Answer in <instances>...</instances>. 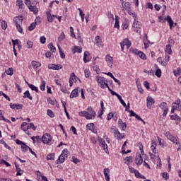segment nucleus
Returning <instances> with one entry per match:
<instances>
[{
    "mask_svg": "<svg viewBox=\"0 0 181 181\" xmlns=\"http://www.w3.org/2000/svg\"><path fill=\"white\" fill-rule=\"evenodd\" d=\"M158 19L160 20L159 22H160V23H165L167 21L168 23H169L170 29H172V26H173V20H172V18L170 16H168L165 18L163 16H160L158 17Z\"/></svg>",
    "mask_w": 181,
    "mask_h": 181,
    "instance_id": "nucleus-1",
    "label": "nucleus"
},
{
    "mask_svg": "<svg viewBox=\"0 0 181 181\" xmlns=\"http://www.w3.org/2000/svg\"><path fill=\"white\" fill-rule=\"evenodd\" d=\"M165 135L168 139L171 141L173 144H175L176 145H180V142H179V138L177 136H174L173 135H171L170 132H167L165 133Z\"/></svg>",
    "mask_w": 181,
    "mask_h": 181,
    "instance_id": "nucleus-2",
    "label": "nucleus"
},
{
    "mask_svg": "<svg viewBox=\"0 0 181 181\" xmlns=\"http://www.w3.org/2000/svg\"><path fill=\"white\" fill-rule=\"evenodd\" d=\"M111 132L112 134H114L115 138H117L118 141L124 139V138H125V136L122 135V134H121L117 128L111 127Z\"/></svg>",
    "mask_w": 181,
    "mask_h": 181,
    "instance_id": "nucleus-3",
    "label": "nucleus"
},
{
    "mask_svg": "<svg viewBox=\"0 0 181 181\" xmlns=\"http://www.w3.org/2000/svg\"><path fill=\"white\" fill-rule=\"evenodd\" d=\"M97 82L98 83L99 86L101 88H105V87H108V83L105 82V78L103 76H97Z\"/></svg>",
    "mask_w": 181,
    "mask_h": 181,
    "instance_id": "nucleus-4",
    "label": "nucleus"
},
{
    "mask_svg": "<svg viewBox=\"0 0 181 181\" xmlns=\"http://www.w3.org/2000/svg\"><path fill=\"white\" fill-rule=\"evenodd\" d=\"M146 101H147V107L149 108V110L153 108L154 104H155V99L151 96H148L146 98Z\"/></svg>",
    "mask_w": 181,
    "mask_h": 181,
    "instance_id": "nucleus-5",
    "label": "nucleus"
},
{
    "mask_svg": "<svg viewBox=\"0 0 181 181\" xmlns=\"http://www.w3.org/2000/svg\"><path fill=\"white\" fill-rule=\"evenodd\" d=\"M42 141L43 142V144H49V142L52 141V136H50V134H45L42 137Z\"/></svg>",
    "mask_w": 181,
    "mask_h": 181,
    "instance_id": "nucleus-6",
    "label": "nucleus"
},
{
    "mask_svg": "<svg viewBox=\"0 0 181 181\" xmlns=\"http://www.w3.org/2000/svg\"><path fill=\"white\" fill-rule=\"evenodd\" d=\"M86 113H88V117H90L91 119L95 118L96 113L94 109H93V107H88Z\"/></svg>",
    "mask_w": 181,
    "mask_h": 181,
    "instance_id": "nucleus-7",
    "label": "nucleus"
},
{
    "mask_svg": "<svg viewBox=\"0 0 181 181\" xmlns=\"http://www.w3.org/2000/svg\"><path fill=\"white\" fill-rule=\"evenodd\" d=\"M132 26H133V28H134V29H136V30H134V32L138 33L139 29H141V27L142 25H141V23L139 21H136V19H134Z\"/></svg>",
    "mask_w": 181,
    "mask_h": 181,
    "instance_id": "nucleus-8",
    "label": "nucleus"
},
{
    "mask_svg": "<svg viewBox=\"0 0 181 181\" xmlns=\"http://www.w3.org/2000/svg\"><path fill=\"white\" fill-rule=\"evenodd\" d=\"M22 21H23V18L22 16H18V17H14L13 18V22L14 25H21L22 23Z\"/></svg>",
    "mask_w": 181,
    "mask_h": 181,
    "instance_id": "nucleus-9",
    "label": "nucleus"
},
{
    "mask_svg": "<svg viewBox=\"0 0 181 181\" xmlns=\"http://www.w3.org/2000/svg\"><path fill=\"white\" fill-rule=\"evenodd\" d=\"M105 59L109 67H112V57L107 54L105 57Z\"/></svg>",
    "mask_w": 181,
    "mask_h": 181,
    "instance_id": "nucleus-10",
    "label": "nucleus"
},
{
    "mask_svg": "<svg viewBox=\"0 0 181 181\" xmlns=\"http://www.w3.org/2000/svg\"><path fill=\"white\" fill-rule=\"evenodd\" d=\"M142 162H144V160H142V156H141V154H139L136 156L135 163L136 165H142Z\"/></svg>",
    "mask_w": 181,
    "mask_h": 181,
    "instance_id": "nucleus-11",
    "label": "nucleus"
},
{
    "mask_svg": "<svg viewBox=\"0 0 181 181\" xmlns=\"http://www.w3.org/2000/svg\"><path fill=\"white\" fill-rule=\"evenodd\" d=\"M122 11H128V9H131V4L129 2L122 3Z\"/></svg>",
    "mask_w": 181,
    "mask_h": 181,
    "instance_id": "nucleus-12",
    "label": "nucleus"
},
{
    "mask_svg": "<svg viewBox=\"0 0 181 181\" xmlns=\"http://www.w3.org/2000/svg\"><path fill=\"white\" fill-rule=\"evenodd\" d=\"M28 8L30 11V12H33V13H35V15L36 13H37V12H39V9L37 8V7H36V6L30 5L28 6Z\"/></svg>",
    "mask_w": 181,
    "mask_h": 181,
    "instance_id": "nucleus-13",
    "label": "nucleus"
},
{
    "mask_svg": "<svg viewBox=\"0 0 181 181\" xmlns=\"http://www.w3.org/2000/svg\"><path fill=\"white\" fill-rule=\"evenodd\" d=\"M104 175L106 181H110V169L105 168L104 169Z\"/></svg>",
    "mask_w": 181,
    "mask_h": 181,
    "instance_id": "nucleus-14",
    "label": "nucleus"
},
{
    "mask_svg": "<svg viewBox=\"0 0 181 181\" xmlns=\"http://www.w3.org/2000/svg\"><path fill=\"white\" fill-rule=\"evenodd\" d=\"M66 159H67V158H66L65 156L61 154L56 162L57 164L63 163Z\"/></svg>",
    "mask_w": 181,
    "mask_h": 181,
    "instance_id": "nucleus-15",
    "label": "nucleus"
},
{
    "mask_svg": "<svg viewBox=\"0 0 181 181\" xmlns=\"http://www.w3.org/2000/svg\"><path fill=\"white\" fill-rule=\"evenodd\" d=\"M54 18H57V16L54 15L52 16V14L49 12L47 13V18L48 22H50V23L53 22Z\"/></svg>",
    "mask_w": 181,
    "mask_h": 181,
    "instance_id": "nucleus-16",
    "label": "nucleus"
},
{
    "mask_svg": "<svg viewBox=\"0 0 181 181\" xmlns=\"http://www.w3.org/2000/svg\"><path fill=\"white\" fill-rule=\"evenodd\" d=\"M14 165L17 172L16 176H22L23 173H21L22 172V170L19 168V165H17L16 162L14 163Z\"/></svg>",
    "mask_w": 181,
    "mask_h": 181,
    "instance_id": "nucleus-17",
    "label": "nucleus"
},
{
    "mask_svg": "<svg viewBox=\"0 0 181 181\" xmlns=\"http://www.w3.org/2000/svg\"><path fill=\"white\" fill-rule=\"evenodd\" d=\"M28 87H30V88L33 90V91H35V93H39V88L36 86H35L34 85H32L28 82H25Z\"/></svg>",
    "mask_w": 181,
    "mask_h": 181,
    "instance_id": "nucleus-18",
    "label": "nucleus"
},
{
    "mask_svg": "<svg viewBox=\"0 0 181 181\" xmlns=\"http://www.w3.org/2000/svg\"><path fill=\"white\" fill-rule=\"evenodd\" d=\"M79 115L81 117H84L86 118V119H91V117H89L87 112L83 111V112H79Z\"/></svg>",
    "mask_w": 181,
    "mask_h": 181,
    "instance_id": "nucleus-19",
    "label": "nucleus"
},
{
    "mask_svg": "<svg viewBox=\"0 0 181 181\" xmlns=\"http://www.w3.org/2000/svg\"><path fill=\"white\" fill-rule=\"evenodd\" d=\"M86 128L89 129V131H93L94 134H95V131L94 130V123H89L86 125Z\"/></svg>",
    "mask_w": 181,
    "mask_h": 181,
    "instance_id": "nucleus-20",
    "label": "nucleus"
},
{
    "mask_svg": "<svg viewBox=\"0 0 181 181\" xmlns=\"http://www.w3.org/2000/svg\"><path fill=\"white\" fill-rule=\"evenodd\" d=\"M122 42H123L124 46L127 47V49H129V47H131V41H129V40L128 39H124Z\"/></svg>",
    "mask_w": 181,
    "mask_h": 181,
    "instance_id": "nucleus-21",
    "label": "nucleus"
},
{
    "mask_svg": "<svg viewBox=\"0 0 181 181\" xmlns=\"http://www.w3.org/2000/svg\"><path fill=\"white\" fill-rule=\"evenodd\" d=\"M78 90L77 89H74L72 90L71 95H70V98H74V97H78Z\"/></svg>",
    "mask_w": 181,
    "mask_h": 181,
    "instance_id": "nucleus-22",
    "label": "nucleus"
},
{
    "mask_svg": "<svg viewBox=\"0 0 181 181\" xmlns=\"http://www.w3.org/2000/svg\"><path fill=\"white\" fill-rule=\"evenodd\" d=\"M100 146L103 148L105 152L107 153L108 151V146L107 145V143H105V141H103V143H100Z\"/></svg>",
    "mask_w": 181,
    "mask_h": 181,
    "instance_id": "nucleus-23",
    "label": "nucleus"
},
{
    "mask_svg": "<svg viewBox=\"0 0 181 181\" xmlns=\"http://www.w3.org/2000/svg\"><path fill=\"white\" fill-rule=\"evenodd\" d=\"M23 98H28L29 100H33V98L30 95V93H29V90H26L24 93Z\"/></svg>",
    "mask_w": 181,
    "mask_h": 181,
    "instance_id": "nucleus-24",
    "label": "nucleus"
},
{
    "mask_svg": "<svg viewBox=\"0 0 181 181\" xmlns=\"http://www.w3.org/2000/svg\"><path fill=\"white\" fill-rule=\"evenodd\" d=\"M42 64L39 62L33 61L32 62V66L34 69H37L38 67H40Z\"/></svg>",
    "mask_w": 181,
    "mask_h": 181,
    "instance_id": "nucleus-25",
    "label": "nucleus"
},
{
    "mask_svg": "<svg viewBox=\"0 0 181 181\" xmlns=\"http://www.w3.org/2000/svg\"><path fill=\"white\" fill-rule=\"evenodd\" d=\"M117 98L119 100V101H120V103H122V105H123V107H124L126 109H125V111H127V103H125V102L124 101V100H122V98L121 97V95H117Z\"/></svg>",
    "mask_w": 181,
    "mask_h": 181,
    "instance_id": "nucleus-26",
    "label": "nucleus"
},
{
    "mask_svg": "<svg viewBox=\"0 0 181 181\" xmlns=\"http://www.w3.org/2000/svg\"><path fill=\"white\" fill-rule=\"evenodd\" d=\"M21 129L24 132L28 131V129H29V127L28 125V123L26 122H23L21 124Z\"/></svg>",
    "mask_w": 181,
    "mask_h": 181,
    "instance_id": "nucleus-27",
    "label": "nucleus"
},
{
    "mask_svg": "<svg viewBox=\"0 0 181 181\" xmlns=\"http://www.w3.org/2000/svg\"><path fill=\"white\" fill-rule=\"evenodd\" d=\"M1 29H3V30H6V28H8V23H6V21H2L1 22Z\"/></svg>",
    "mask_w": 181,
    "mask_h": 181,
    "instance_id": "nucleus-28",
    "label": "nucleus"
},
{
    "mask_svg": "<svg viewBox=\"0 0 181 181\" xmlns=\"http://www.w3.org/2000/svg\"><path fill=\"white\" fill-rule=\"evenodd\" d=\"M170 119L173 121H180L181 118L177 115H173L170 116Z\"/></svg>",
    "mask_w": 181,
    "mask_h": 181,
    "instance_id": "nucleus-29",
    "label": "nucleus"
},
{
    "mask_svg": "<svg viewBox=\"0 0 181 181\" xmlns=\"http://www.w3.org/2000/svg\"><path fill=\"white\" fill-rule=\"evenodd\" d=\"M165 53H168V54H172V47L169 44L166 45Z\"/></svg>",
    "mask_w": 181,
    "mask_h": 181,
    "instance_id": "nucleus-30",
    "label": "nucleus"
},
{
    "mask_svg": "<svg viewBox=\"0 0 181 181\" xmlns=\"http://www.w3.org/2000/svg\"><path fill=\"white\" fill-rule=\"evenodd\" d=\"M71 77H72V81H74V83H77V81H78V80L80 82L81 81H80V78H78V77H77L74 73H72V74H71Z\"/></svg>",
    "mask_w": 181,
    "mask_h": 181,
    "instance_id": "nucleus-31",
    "label": "nucleus"
},
{
    "mask_svg": "<svg viewBox=\"0 0 181 181\" xmlns=\"http://www.w3.org/2000/svg\"><path fill=\"white\" fill-rule=\"evenodd\" d=\"M151 148L153 153H156V143L152 141Z\"/></svg>",
    "mask_w": 181,
    "mask_h": 181,
    "instance_id": "nucleus-32",
    "label": "nucleus"
},
{
    "mask_svg": "<svg viewBox=\"0 0 181 181\" xmlns=\"http://www.w3.org/2000/svg\"><path fill=\"white\" fill-rule=\"evenodd\" d=\"M30 148V147L28 146L25 143L23 144V145L21 146V149L25 153L28 152V149H29Z\"/></svg>",
    "mask_w": 181,
    "mask_h": 181,
    "instance_id": "nucleus-33",
    "label": "nucleus"
},
{
    "mask_svg": "<svg viewBox=\"0 0 181 181\" xmlns=\"http://www.w3.org/2000/svg\"><path fill=\"white\" fill-rule=\"evenodd\" d=\"M114 28H117V29H119V21L118 20V16H115V23Z\"/></svg>",
    "mask_w": 181,
    "mask_h": 181,
    "instance_id": "nucleus-34",
    "label": "nucleus"
},
{
    "mask_svg": "<svg viewBox=\"0 0 181 181\" xmlns=\"http://www.w3.org/2000/svg\"><path fill=\"white\" fill-rule=\"evenodd\" d=\"M47 160H54V153H49L47 156Z\"/></svg>",
    "mask_w": 181,
    "mask_h": 181,
    "instance_id": "nucleus-35",
    "label": "nucleus"
},
{
    "mask_svg": "<svg viewBox=\"0 0 181 181\" xmlns=\"http://www.w3.org/2000/svg\"><path fill=\"white\" fill-rule=\"evenodd\" d=\"M16 5L20 8V9H22V8H23V1L17 0Z\"/></svg>",
    "mask_w": 181,
    "mask_h": 181,
    "instance_id": "nucleus-36",
    "label": "nucleus"
},
{
    "mask_svg": "<svg viewBox=\"0 0 181 181\" xmlns=\"http://www.w3.org/2000/svg\"><path fill=\"white\" fill-rule=\"evenodd\" d=\"M35 28H36V22L32 23L30 26H28V30H30V32H32V30H33Z\"/></svg>",
    "mask_w": 181,
    "mask_h": 181,
    "instance_id": "nucleus-37",
    "label": "nucleus"
},
{
    "mask_svg": "<svg viewBox=\"0 0 181 181\" xmlns=\"http://www.w3.org/2000/svg\"><path fill=\"white\" fill-rule=\"evenodd\" d=\"M174 75L177 77L179 76H180L181 74V69L180 68H177L175 71H173Z\"/></svg>",
    "mask_w": 181,
    "mask_h": 181,
    "instance_id": "nucleus-38",
    "label": "nucleus"
},
{
    "mask_svg": "<svg viewBox=\"0 0 181 181\" xmlns=\"http://www.w3.org/2000/svg\"><path fill=\"white\" fill-rule=\"evenodd\" d=\"M138 56L142 59V60H146V55L142 52H139Z\"/></svg>",
    "mask_w": 181,
    "mask_h": 181,
    "instance_id": "nucleus-39",
    "label": "nucleus"
},
{
    "mask_svg": "<svg viewBox=\"0 0 181 181\" xmlns=\"http://www.w3.org/2000/svg\"><path fill=\"white\" fill-rule=\"evenodd\" d=\"M48 47L50 49V51L52 52L53 53H54V51L56 50V47L54 46H53V43L50 42L48 45Z\"/></svg>",
    "mask_w": 181,
    "mask_h": 181,
    "instance_id": "nucleus-40",
    "label": "nucleus"
},
{
    "mask_svg": "<svg viewBox=\"0 0 181 181\" xmlns=\"http://www.w3.org/2000/svg\"><path fill=\"white\" fill-rule=\"evenodd\" d=\"M47 115L50 117V118H54V113L50 109L47 110Z\"/></svg>",
    "mask_w": 181,
    "mask_h": 181,
    "instance_id": "nucleus-41",
    "label": "nucleus"
},
{
    "mask_svg": "<svg viewBox=\"0 0 181 181\" xmlns=\"http://www.w3.org/2000/svg\"><path fill=\"white\" fill-rule=\"evenodd\" d=\"M64 39H66V35H64V33H62L58 37V40L59 42H63Z\"/></svg>",
    "mask_w": 181,
    "mask_h": 181,
    "instance_id": "nucleus-42",
    "label": "nucleus"
},
{
    "mask_svg": "<svg viewBox=\"0 0 181 181\" xmlns=\"http://www.w3.org/2000/svg\"><path fill=\"white\" fill-rule=\"evenodd\" d=\"M161 110H165V108H168V104L165 102H163L159 105Z\"/></svg>",
    "mask_w": 181,
    "mask_h": 181,
    "instance_id": "nucleus-43",
    "label": "nucleus"
},
{
    "mask_svg": "<svg viewBox=\"0 0 181 181\" xmlns=\"http://www.w3.org/2000/svg\"><path fill=\"white\" fill-rule=\"evenodd\" d=\"M6 74L8 76H12L13 74V68H9L6 71Z\"/></svg>",
    "mask_w": 181,
    "mask_h": 181,
    "instance_id": "nucleus-44",
    "label": "nucleus"
},
{
    "mask_svg": "<svg viewBox=\"0 0 181 181\" xmlns=\"http://www.w3.org/2000/svg\"><path fill=\"white\" fill-rule=\"evenodd\" d=\"M45 88H46V82L44 80H42V85L40 86L41 91H45Z\"/></svg>",
    "mask_w": 181,
    "mask_h": 181,
    "instance_id": "nucleus-45",
    "label": "nucleus"
},
{
    "mask_svg": "<svg viewBox=\"0 0 181 181\" xmlns=\"http://www.w3.org/2000/svg\"><path fill=\"white\" fill-rule=\"evenodd\" d=\"M90 54V53L87 51H86L84 52V55H83V62L84 63H87L89 60H87V55Z\"/></svg>",
    "mask_w": 181,
    "mask_h": 181,
    "instance_id": "nucleus-46",
    "label": "nucleus"
},
{
    "mask_svg": "<svg viewBox=\"0 0 181 181\" xmlns=\"http://www.w3.org/2000/svg\"><path fill=\"white\" fill-rule=\"evenodd\" d=\"M47 103L51 104V105H54V104H56V100H52L51 98H48Z\"/></svg>",
    "mask_w": 181,
    "mask_h": 181,
    "instance_id": "nucleus-47",
    "label": "nucleus"
},
{
    "mask_svg": "<svg viewBox=\"0 0 181 181\" xmlns=\"http://www.w3.org/2000/svg\"><path fill=\"white\" fill-rule=\"evenodd\" d=\"M156 76L158 78L161 77L162 76V71L160 70V69H157L156 71Z\"/></svg>",
    "mask_w": 181,
    "mask_h": 181,
    "instance_id": "nucleus-48",
    "label": "nucleus"
},
{
    "mask_svg": "<svg viewBox=\"0 0 181 181\" xmlns=\"http://www.w3.org/2000/svg\"><path fill=\"white\" fill-rule=\"evenodd\" d=\"M143 42L144 43H151V41H149V40H148V35L146 33L144 34Z\"/></svg>",
    "mask_w": 181,
    "mask_h": 181,
    "instance_id": "nucleus-49",
    "label": "nucleus"
},
{
    "mask_svg": "<svg viewBox=\"0 0 181 181\" xmlns=\"http://www.w3.org/2000/svg\"><path fill=\"white\" fill-rule=\"evenodd\" d=\"M78 11H79V15L81 18V21L82 22H84V13H83V10L81 8H78Z\"/></svg>",
    "mask_w": 181,
    "mask_h": 181,
    "instance_id": "nucleus-50",
    "label": "nucleus"
},
{
    "mask_svg": "<svg viewBox=\"0 0 181 181\" xmlns=\"http://www.w3.org/2000/svg\"><path fill=\"white\" fill-rule=\"evenodd\" d=\"M179 104H180V101H177V103H173V108H175V110H177L179 108Z\"/></svg>",
    "mask_w": 181,
    "mask_h": 181,
    "instance_id": "nucleus-51",
    "label": "nucleus"
},
{
    "mask_svg": "<svg viewBox=\"0 0 181 181\" xmlns=\"http://www.w3.org/2000/svg\"><path fill=\"white\" fill-rule=\"evenodd\" d=\"M16 26V29H17L18 32H19L20 33H22L23 32V29L21 26V24H18Z\"/></svg>",
    "mask_w": 181,
    "mask_h": 181,
    "instance_id": "nucleus-52",
    "label": "nucleus"
},
{
    "mask_svg": "<svg viewBox=\"0 0 181 181\" xmlns=\"http://www.w3.org/2000/svg\"><path fill=\"white\" fill-rule=\"evenodd\" d=\"M119 127L122 131H125L127 129V123H123L120 124Z\"/></svg>",
    "mask_w": 181,
    "mask_h": 181,
    "instance_id": "nucleus-53",
    "label": "nucleus"
},
{
    "mask_svg": "<svg viewBox=\"0 0 181 181\" xmlns=\"http://www.w3.org/2000/svg\"><path fill=\"white\" fill-rule=\"evenodd\" d=\"M128 13L129 15L134 18V19H136V14L135 13V12H132L130 10H128Z\"/></svg>",
    "mask_w": 181,
    "mask_h": 181,
    "instance_id": "nucleus-54",
    "label": "nucleus"
},
{
    "mask_svg": "<svg viewBox=\"0 0 181 181\" xmlns=\"http://www.w3.org/2000/svg\"><path fill=\"white\" fill-rule=\"evenodd\" d=\"M27 45H28V49H32L33 47V42L28 41Z\"/></svg>",
    "mask_w": 181,
    "mask_h": 181,
    "instance_id": "nucleus-55",
    "label": "nucleus"
},
{
    "mask_svg": "<svg viewBox=\"0 0 181 181\" xmlns=\"http://www.w3.org/2000/svg\"><path fill=\"white\" fill-rule=\"evenodd\" d=\"M40 42L42 45H45V43H46V37L45 36L40 37Z\"/></svg>",
    "mask_w": 181,
    "mask_h": 181,
    "instance_id": "nucleus-56",
    "label": "nucleus"
},
{
    "mask_svg": "<svg viewBox=\"0 0 181 181\" xmlns=\"http://www.w3.org/2000/svg\"><path fill=\"white\" fill-rule=\"evenodd\" d=\"M70 32L71 37L76 38V35L74 34V29L73 28V27H70Z\"/></svg>",
    "mask_w": 181,
    "mask_h": 181,
    "instance_id": "nucleus-57",
    "label": "nucleus"
},
{
    "mask_svg": "<svg viewBox=\"0 0 181 181\" xmlns=\"http://www.w3.org/2000/svg\"><path fill=\"white\" fill-rule=\"evenodd\" d=\"M128 26H129V25L128 24V23L127 21L124 22L122 28V29H128Z\"/></svg>",
    "mask_w": 181,
    "mask_h": 181,
    "instance_id": "nucleus-58",
    "label": "nucleus"
},
{
    "mask_svg": "<svg viewBox=\"0 0 181 181\" xmlns=\"http://www.w3.org/2000/svg\"><path fill=\"white\" fill-rule=\"evenodd\" d=\"M138 145L141 152V154L144 155V146L142 145V143L139 142Z\"/></svg>",
    "mask_w": 181,
    "mask_h": 181,
    "instance_id": "nucleus-59",
    "label": "nucleus"
},
{
    "mask_svg": "<svg viewBox=\"0 0 181 181\" xmlns=\"http://www.w3.org/2000/svg\"><path fill=\"white\" fill-rule=\"evenodd\" d=\"M130 52H132V53H134V54H139V53L141 52V51H138V49H133V48H131L130 49Z\"/></svg>",
    "mask_w": 181,
    "mask_h": 181,
    "instance_id": "nucleus-60",
    "label": "nucleus"
},
{
    "mask_svg": "<svg viewBox=\"0 0 181 181\" xmlns=\"http://www.w3.org/2000/svg\"><path fill=\"white\" fill-rule=\"evenodd\" d=\"M55 64H49L48 65V69L49 70H56V68H55Z\"/></svg>",
    "mask_w": 181,
    "mask_h": 181,
    "instance_id": "nucleus-61",
    "label": "nucleus"
},
{
    "mask_svg": "<svg viewBox=\"0 0 181 181\" xmlns=\"http://www.w3.org/2000/svg\"><path fill=\"white\" fill-rule=\"evenodd\" d=\"M163 179H165V180H168V179H169V174L167 173H163Z\"/></svg>",
    "mask_w": 181,
    "mask_h": 181,
    "instance_id": "nucleus-62",
    "label": "nucleus"
},
{
    "mask_svg": "<svg viewBox=\"0 0 181 181\" xmlns=\"http://www.w3.org/2000/svg\"><path fill=\"white\" fill-rule=\"evenodd\" d=\"M112 117H114V113L112 112H110L107 116V121H110V119H111V118H112Z\"/></svg>",
    "mask_w": 181,
    "mask_h": 181,
    "instance_id": "nucleus-63",
    "label": "nucleus"
},
{
    "mask_svg": "<svg viewBox=\"0 0 181 181\" xmlns=\"http://www.w3.org/2000/svg\"><path fill=\"white\" fill-rule=\"evenodd\" d=\"M67 152H69V151L66 148H65V149L63 150V151L61 153V155H63L64 156L67 158Z\"/></svg>",
    "mask_w": 181,
    "mask_h": 181,
    "instance_id": "nucleus-64",
    "label": "nucleus"
}]
</instances>
